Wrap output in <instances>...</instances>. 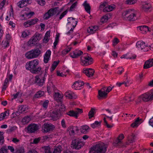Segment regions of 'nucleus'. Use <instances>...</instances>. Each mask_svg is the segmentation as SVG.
<instances>
[{
    "mask_svg": "<svg viewBox=\"0 0 153 153\" xmlns=\"http://www.w3.org/2000/svg\"><path fill=\"white\" fill-rule=\"evenodd\" d=\"M114 87L113 86L112 88H111L110 86H108L106 87L107 88V89L105 90V92L108 93L109 92L111 91L112 88Z\"/></svg>",
    "mask_w": 153,
    "mask_h": 153,
    "instance_id": "052dcab7",
    "label": "nucleus"
},
{
    "mask_svg": "<svg viewBox=\"0 0 153 153\" xmlns=\"http://www.w3.org/2000/svg\"><path fill=\"white\" fill-rule=\"evenodd\" d=\"M77 4V1H76L74 3H73L70 8V11H72L73 9L74 8H75V7L76 6Z\"/></svg>",
    "mask_w": 153,
    "mask_h": 153,
    "instance_id": "09e8293b",
    "label": "nucleus"
},
{
    "mask_svg": "<svg viewBox=\"0 0 153 153\" xmlns=\"http://www.w3.org/2000/svg\"><path fill=\"white\" fill-rule=\"evenodd\" d=\"M45 75V74H44L42 76L41 75V74H40L39 76H35V82L37 85L39 86H42L43 85L44 82Z\"/></svg>",
    "mask_w": 153,
    "mask_h": 153,
    "instance_id": "9d476101",
    "label": "nucleus"
},
{
    "mask_svg": "<svg viewBox=\"0 0 153 153\" xmlns=\"http://www.w3.org/2000/svg\"><path fill=\"white\" fill-rule=\"evenodd\" d=\"M62 150V145H57L55 146L54 150H53V153H60Z\"/></svg>",
    "mask_w": 153,
    "mask_h": 153,
    "instance_id": "cd10ccee",
    "label": "nucleus"
},
{
    "mask_svg": "<svg viewBox=\"0 0 153 153\" xmlns=\"http://www.w3.org/2000/svg\"><path fill=\"white\" fill-rule=\"evenodd\" d=\"M142 120L141 119H140L139 117L137 118L135 122L131 124V126L133 128L137 127L138 126L139 122Z\"/></svg>",
    "mask_w": 153,
    "mask_h": 153,
    "instance_id": "2f4dec72",
    "label": "nucleus"
},
{
    "mask_svg": "<svg viewBox=\"0 0 153 153\" xmlns=\"http://www.w3.org/2000/svg\"><path fill=\"white\" fill-rule=\"evenodd\" d=\"M83 5L85 7L86 11L89 14H90L91 7L89 4L87 3V1L84 2L83 4Z\"/></svg>",
    "mask_w": 153,
    "mask_h": 153,
    "instance_id": "bb28decb",
    "label": "nucleus"
},
{
    "mask_svg": "<svg viewBox=\"0 0 153 153\" xmlns=\"http://www.w3.org/2000/svg\"><path fill=\"white\" fill-rule=\"evenodd\" d=\"M34 14V12H30L29 13H25V14L26 16L27 17H29V18L31 16H33Z\"/></svg>",
    "mask_w": 153,
    "mask_h": 153,
    "instance_id": "5fc2aeb1",
    "label": "nucleus"
},
{
    "mask_svg": "<svg viewBox=\"0 0 153 153\" xmlns=\"http://www.w3.org/2000/svg\"><path fill=\"white\" fill-rule=\"evenodd\" d=\"M136 2L134 0H126V3L127 4H132L135 3Z\"/></svg>",
    "mask_w": 153,
    "mask_h": 153,
    "instance_id": "49530a36",
    "label": "nucleus"
},
{
    "mask_svg": "<svg viewBox=\"0 0 153 153\" xmlns=\"http://www.w3.org/2000/svg\"><path fill=\"white\" fill-rule=\"evenodd\" d=\"M101 122H99L98 121H96L95 122L91 124V127L93 128L97 127L98 125H100V124Z\"/></svg>",
    "mask_w": 153,
    "mask_h": 153,
    "instance_id": "a19ab883",
    "label": "nucleus"
},
{
    "mask_svg": "<svg viewBox=\"0 0 153 153\" xmlns=\"http://www.w3.org/2000/svg\"><path fill=\"white\" fill-rule=\"evenodd\" d=\"M67 11L65 10L64 11L63 13H62L60 15V16L59 18V19L60 20L62 19V18L67 14Z\"/></svg>",
    "mask_w": 153,
    "mask_h": 153,
    "instance_id": "6e6d98bb",
    "label": "nucleus"
},
{
    "mask_svg": "<svg viewBox=\"0 0 153 153\" xmlns=\"http://www.w3.org/2000/svg\"><path fill=\"white\" fill-rule=\"evenodd\" d=\"M33 37H35L36 39H37L38 40H40L41 38V35L39 33L35 34Z\"/></svg>",
    "mask_w": 153,
    "mask_h": 153,
    "instance_id": "8fccbe9b",
    "label": "nucleus"
},
{
    "mask_svg": "<svg viewBox=\"0 0 153 153\" xmlns=\"http://www.w3.org/2000/svg\"><path fill=\"white\" fill-rule=\"evenodd\" d=\"M53 149L51 148L49 146L45 147V153H53Z\"/></svg>",
    "mask_w": 153,
    "mask_h": 153,
    "instance_id": "c9c22d12",
    "label": "nucleus"
},
{
    "mask_svg": "<svg viewBox=\"0 0 153 153\" xmlns=\"http://www.w3.org/2000/svg\"><path fill=\"white\" fill-rule=\"evenodd\" d=\"M107 146L104 143L98 144L92 147L89 153H105Z\"/></svg>",
    "mask_w": 153,
    "mask_h": 153,
    "instance_id": "f03ea898",
    "label": "nucleus"
},
{
    "mask_svg": "<svg viewBox=\"0 0 153 153\" xmlns=\"http://www.w3.org/2000/svg\"><path fill=\"white\" fill-rule=\"evenodd\" d=\"M28 35L26 32L24 31L22 33V36L23 37H25Z\"/></svg>",
    "mask_w": 153,
    "mask_h": 153,
    "instance_id": "0e129e2a",
    "label": "nucleus"
},
{
    "mask_svg": "<svg viewBox=\"0 0 153 153\" xmlns=\"http://www.w3.org/2000/svg\"><path fill=\"white\" fill-rule=\"evenodd\" d=\"M87 31L88 33L91 34H93L95 32V29H93L92 26L90 27L87 29Z\"/></svg>",
    "mask_w": 153,
    "mask_h": 153,
    "instance_id": "c03bdc74",
    "label": "nucleus"
},
{
    "mask_svg": "<svg viewBox=\"0 0 153 153\" xmlns=\"http://www.w3.org/2000/svg\"><path fill=\"white\" fill-rule=\"evenodd\" d=\"M77 22H74V24H72V25L73 28H72L70 30L72 32H73V31L74 28L76 26V25H77Z\"/></svg>",
    "mask_w": 153,
    "mask_h": 153,
    "instance_id": "bf43d9fd",
    "label": "nucleus"
},
{
    "mask_svg": "<svg viewBox=\"0 0 153 153\" xmlns=\"http://www.w3.org/2000/svg\"><path fill=\"white\" fill-rule=\"evenodd\" d=\"M150 95L149 93H147L140 96L138 98L137 101H136L137 104L140 103L142 100L145 102H147L153 99H150Z\"/></svg>",
    "mask_w": 153,
    "mask_h": 153,
    "instance_id": "0eeeda50",
    "label": "nucleus"
},
{
    "mask_svg": "<svg viewBox=\"0 0 153 153\" xmlns=\"http://www.w3.org/2000/svg\"><path fill=\"white\" fill-rule=\"evenodd\" d=\"M141 4L142 8L144 11L147 12L150 11L152 6L149 3L146 1H141Z\"/></svg>",
    "mask_w": 153,
    "mask_h": 153,
    "instance_id": "ddd939ff",
    "label": "nucleus"
},
{
    "mask_svg": "<svg viewBox=\"0 0 153 153\" xmlns=\"http://www.w3.org/2000/svg\"><path fill=\"white\" fill-rule=\"evenodd\" d=\"M54 96L55 99L57 100H60L62 98V96L58 93H55Z\"/></svg>",
    "mask_w": 153,
    "mask_h": 153,
    "instance_id": "ea45409f",
    "label": "nucleus"
},
{
    "mask_svg": "<svg viewBox=\"0 0 153 153\" xmlns=\"http://www.w3.org/2000/svg\"><path fill=\"white\" fill-rule=\"evenodd\" d=\"M51 54V51L50 50H48L47 51L44 56V61L45 63H46L48 62Z\"/></svg>",
    "mask_w": 153,
    "mask_h": 153,
    "instance_id": "aec40b11",
    "label": "nucleus"
},
{
    "mask_svg": "<svg viewBox=\"0 0 153 153\" xmlns=\"http://www.w3.org/2000/svg\"><path fill=\"white\" fill-rule=\"evenodd\" d=\"M65 96L66 97H68L69 99H73L72 94L71 93L68 92L66 93L65 94Z\"/></svg>",
    "mask_w": 153,
    "mask_h": 153,
    "instance_id": "864d4df0",
    "label": "nucleus"
},
{
    "mask_svg": "<svg viewBox=\"0 0 153 153\" xmlns=\"http://www.w3.org/2000/svg\"><path fill=\"white\" fill-rule=\"evenodd\" d=\"M52 14L51 12H49V10L47 13L44 14V19H48L51 16H52Z\"/></svg>",
    "mask_w": 153,
    "mask_h": 153,
    "instance_id": "58836bf2",
    "label": "nucleus"
},
{
    "mask_svg": "<svg viewBox=\"0 0 153 153\" xmlns=\"http://www.w3.org/2000/svg\"><path fill=\"white\" fill-rule=\"evenodd\" d=\"M83 144L79 138L74 139L72 141L71 147L73 149H79L83 146Z\"/></svg>",
    "mask_w": 153,
    "mask_h": 153,
    "instance_id": "423d86ee",
    "label": "nucleus"
},
{
    "mask_svg": "<svg viewBox=\"0 0 153 153\" xmlns=\"http://www.w3.org/2000/svg\"><path fill=\"white\" fill-rule=\"evenodd\" d=\"M59 7H56L53 8H51L49 10V12H51L52 16L57 13V15H58L60 12V11L59 10Z\"/></svg>",
    "mask_w": 153,
    "mask_h": 153,
    "instance_id": "393cba45",
    "label": "nucleus"
},
{
    "mask_svg": "<svg viewBox=\"0 0 153 153\" xmlns=\"http://www.w3.org/2000/svg\"><path fill=\"white\" fill-rule=\"evenodd\" d=\"M61 125L64 128L66 127V125L65 124V121L64 119H63L61 121Z\"/></svg>",
    "mask_w": 153,
    "mask_h": 153,
    "instance_id": "69168bd1",
    "label": "nucleus"
},
{
    "mask_svg": "<svg viewBox=\"0 0 153 153\" xmlns=\"http://www.w3.org/2000/svg\"><path fill=\"white\" fill-rule=\"evenodd\" d=\"M56 107L57 108V109H59L58 112H61V114L65 111V107L63 104L60 103L59 104L56 105Z\"/></svg>",
    "mask_w": 153,
    "mask_h": 153,
    "instance_id": "5701e85b",
    "label": "nucleus"
},
{
    "mask_svg": "<svg viewBox=\"0 0 153 153\" xmlns=\"http://www.w3.org/2000/svg\"><path fill=\"white\" fill-rule=\"evenodd\" d=\"M115 7L116 6L114 4L108 5L103 9V11L105 12L111 11L114 9Z\"/></svg>",
    "mask_w": 153,
    "mask_h": 153,
    "instance_id": "4be33fe9",
    "label": "nucleus"
},
{
    "mask_svg": "<svg viewBox=\"0 0 153 153\" xmlns=\"http://www.w3.org/2000/svg\"><path fill=\"white\" fill-rule=\"evenodd\" d=\"M81 60L82 62V65L86 66L90 65L92 63L93 59L88 56V54L84 53L81 57Z\"/></svg>",
    "mask_w": 153,
    "mask_h": 153,
    "instance_id": "39448f33",
    "label": "nucleus"
},
{
    "mask_svg": "<svg viewBox=\"0 0 153 153\" xmlns=\"http://www.w3.org/2000/svg\"><path fill=\"white\" fill-rule=\"evenodd\" d=\"M137 47L144 51L146 52L148 51V47L145 45V43L143 41H139L137 42L136 45Z\"/></svg>",
    "mask_w": 153,
    "mask_h": 153,
    "instance_id": "f8f14e48",
    "label": "nucleus"
},
{
    "mask_svg": "<svg viewBox=\"0 0 153 153\" xmlns=\"http://www.w3.org/2000/svg\"><path fill=\"white\" fill-rule=\"evenodd\" d=\"M83 53V52L80 50H76L71 54V56L73 58H76L82 55Z\"/></svg>",
    "mask_w": 153,
    "mask_h": 153,
    "instance_id": "a211bd4d",
    "label": "nucleus"
},
{
    "mask_svg": "<svg viewBox=\"0 0 153 153\" xmlns=\"http://www.w3.org/2000/svg\"><path fill=\"white\" fill-rule=\"evenodd\" d=\"M48 103L49 101L48 100L45 101L42 104L43 107L45 108L47 107Z\"/></svg>",
    "mask_w": 153,
    "mask_h": 153,
    "instance_id": "4d7b16f0",
    "label": "nucleus"
},
{
    "mask_svg": "<svg viewBox=\"0 0 153 153\" xmlns=\"http://www.w3.org/2000/svg\"><path fill=\"white\" fill-rule=\"evenodd\" d=\"M37 1L38 4L41 6H43L45 3V0H37Z\"/></svg>",
    "mask_w": 153,
    "mask_h": 153,
    "instance_id": "3c124183",
    "label": "nucleus"
},
{
    "mask_svg": "<svg viewBox=\"0 0 153 153\" xmlns=\"http://www.w3.org/2000/svg\"><path fill=\"white\" fill-rule=\"evenodd\" d=\"M41 140L40 137H39L38 138H35L33 140V144H37Z\"/></svg>",
    "mask_w": 153,
    "mask_h": 153,
    "instance_id": "13d9d810",
    "label": "nucleus"
},
{
    "mask_svg": "<svg viewBox=\"0 0 153 153\" xmlns=\"http://www.w3.org/2000/svg\"><path fill=\"white\" fill-rule=\"evenodd\" d=\"M42 128L43 132H51L54 129L55 126L53 125L45 123L43 125Z\"/></svg>",
    "mask_w": 153,
    "mask_h": 153,
    "instance_id": "6e6552de",
    "label": "nucleus"
},
{
    "mask_svg": "<svg viewBox=\"0 0 153 153\" xmlns=\"http://www.w3.org/2000/svg\"><path fill=\"white\" fill-rule=\"evenodd\" d=\"M38 21L39 19L36 18L31 19L25 22L24 24V25L25 27H27L35 24Z\"/></svg>",
    "mask_w": 153,
    "mask_h": 153,
    "instance_id": "4468645a",
    "label": "nucleus"
},
{
    "mask_svg": "<svg viewBox=\"0 0 153 153\" xmlns=\"http://www.w3.org/2000/svg\"><path fill=\"white\" fill-rule=\"evenodd\" d=\"M22 93H19V92H18L16 93L15 94H13V98L14 99H16V98L18 97H21L22 95Z\"/></svg>",
    "mask_w": 153,
    "mask_h": 153,
    "instance_id": "603ef678",
    "label": "nucleus"
},
{
    "mask_svg": "<svg viewBox=\"0 0 153 153\" xmlns=\"http://www.w3.org/2000/svg\"><path fill=\"white\" fill-rule=\"evenodd\" d=\"M58 111L59 109H56L53 111V113L51 116L53 120H57L59 119V117L61 115V112H59Z\"/></svg>",
    "mask_w": 153,
    "mask_h": 153,
    "instance_id": "2eb2a0df",
    "label": "nucleus"
},
{
    "mask_svg": "<svg viewBox=\"0 0 153 153\" xmlns=\"http://www.w3.org/2000/svg\"><path fill=\"white\" fill-rule=\"evenodd\" d=\"M44 94L43 91H39L34 96V97L39 98L42 96Z\"/></svg>",
    "mask_w": 153,
    "mask_h": 153,
    "instance_id": "e433bc0d",
    "label": "nucleus"
},
{
    "mask_svg": "<svg viewBox=\"0 0 153 153\" xmlns=\"http://www.w3.org/2000/svg\"><path fill=\"white\" fill-rule=\"evenodd\" d=\"M89 127L87 126H82L80 129L81 133L85 134L88 132Z\"/></svg>",
    "mask_w": 153,
    "mask_h": 153,
    "instance_id": "c756f323",
    "label": "nucleus"
},
{
    "mask_svg": "<svg viewBox=\"0 0 153 153\" xmlns=\"http://www.w3.org/2000/svg\"><path fill=\"white\" fill-rule=\"evenodd\" d=\"M26 108V105H22L20 106L19 108V113H22L24 112Z\"/></svg>",
    "mask_w": 153,
    "mask_h": 153,
    "instance_id": "4c0bfd02",
    "label": "nucleus"
},
{
    "mask_svg": "<svg viewBox=\"0 0 153 153\" xmlns=\"http://www.w3.org/2000/svg\"><path fill=\"white\" fill-rule=\"evenodd\" d=\"M4 142V137L1 136L0 137V145H2Z\"/></svg>",
    "mask_w": 153,
    "mask_h": 153,
    "instance_id": "680f3d73",
    "label": "nucleus"
},
{
    "mask_svg": "<svg viewBox=\"0 0 153 153\" xmlns=\"http://www.w3.org/2000/svg\"><path fill=\"white\" fill-rule=\"evenodd\" d=\"M37 41V39H36L35 37L33 36L28 41V43L29 45L33 46L35 45V43Z\"/></svg>",
    "mask_w": 153,
    "mask_h": 153,
    "instance_id": "7c9ffc66",
    "label": "nucleus"
},
{
    "mask_svg": "<svg viewBox=\"0 0 153 153\" xmlns=\"http://www.w3.org/2000/svg\"><path fill=\"white\" fill-rule=\"evenodd\" d=\"M0 153H7V149L6 146H3L0 149Z\"/></svg>",
    "mask_w": 153,
    "mask_h": 153,
    "instance_id": "37998d69",
    "label": "nucleus"
},
{
    "mask_svg": "<svg viewBox=\"0 0 153 153\" xmlns=\"http://www.w3.org/2000/svg\"><path fill=\"white\" fill-rule=\"evenodd\" d=\"M13 153H24V150L23 147H20L16 148L15 152Z\"/></svg>",
    "mask_w": 153,
    "mask_h": 153,
    "instance_id": "473e14b6",
    "label": "nucleus"
},
{
    "mask_svg": "<svg viewBox=\"0 0 153 153\" xmlns=\"http://www.w3.org/2000/svg\"><path fill=\"white\" fill-rule=\"evenodd\" d=\"M82 109L77 108L76 109L75 111H69L67 114L70 116L74 117L76 118L78 117V114L82 113Z\"/></svg>",
    "mask_w": 153,
    "mask_h": 153,
    "instance_id": "1a4fd4ad",
    "label": "nucleus"
},
{
    "mask_svg": "<svg viewBox=\"0 0 153 153\" xmlns=\"http://www.w3.org/2000/svg\"><path fill=\"white\" fill-rule=\"evenodd\" d=\"M149 123L150 125L153 127V117L150 120Z\"/></svg>",
    "mask_w": 153,
    "mask_h": 153,
    "instance_id": "774afa93",
    "label": "nucleus"
},
{
    "mask_svg": "<svg viewBox=\"0 0 153 153\" xmlns=\"http://www.w3.org/2000/svg\"><path fill=\"white\" fill-rule=\"evenodd\" d=\"M69 133L71 135H74L75 134V131H78L79 130L77 127H69L68 129Z\"/></svg>",
    "mask_w": 153,
    "mask_h": 153,
    "instance_id": "b1692460",
    "label": "nucleus"
},
{
    "mask_svg": "<svg viewBox=\"0 0 153 153\" xmlns=\"http://www.w3.org/2000/svg\"><path fill=\"white\" fill-rule=\"evenodd\" d=\"M27 128L28 133H34L39 129V126L35 124H31L28 126Z\"/></svg>",
    "mask_w": 153,
    "mask_h": 153,
    "instance_id": "9b49d317",
    "label": "nucleus"
},
{
    "mask_svg": "<svg viewBox=\"0 0 153 153\" xmlns=\"http://www.w3.org/2000/svg\"><path fill=\"white\" fill-rule=\"evenodd\" d=\"M124 138V135L123 134H120L117 138L115 142L114 143V145L115 146H118V144L121 143V140L123 139Z\"/></svg>",
    "mask_w": 153,
    "mask_h": 153,
    "instance_id": "a878e982",
    "label": "nucleus"
},
{
    "mask_svg": "<svg viewBox=\"0 0 153 153\" xmlns=\"http://www.w3.org/2000/svg\"><path fill=\"white\" fill-rule=\"evenodd\" d=\"M153 66V59H149L146 61L144 65L143 68L146 69L150 68Z\"/></svg>",
    "mask_w": 153,
    "mask_h": 153,
    "instance_id": "6ab92c4d",
    "label": "nucleus"
},
{
    "mask_svg": "<svg viewBox=\"0 0 153 153\" xmlns=\"http://www.w3.org/2000/svg\"><path fill=\"white\" fill-rule=\"evenodd\" d=\"M50 31H48L46 33L44 38L43 39L44 42L45 43H47L49 40V38L50 37Z\"/></svg>",
    "mask_w": 153,
    "mask_h": 153,
    "instance_id": "c85d7f7f",
    "label": "nucleus"
},
{
    "mask_svg": "<svg viewBox=\"0 0 153 153\" xmlns=\"http://www.w3.org/2000/svg\"><path fill=\"white\" fill-rule=\"evenodd\" d=\"M39 64L38 60L35 59L27 62L25 65L26 68L27 69L30 70L33 74H38L42 69L40 67L37 68Z\"/></svg>",
    "mask_w": 153,
    "mask_h": 153,
    "instance_id": "f257e3e1",
    "label": "nucleus"
},
{
    "mask_svg": "<svg viewBox=\"0 0 153 153\" xmlns=\"http://www.w3.org/2000/svg\"><path fill=\"white\" fill-rule=\"evenodd\" d=\"M143 29H148V27L146 26H141L140 27V30L141 31L143 30Z\"/></svg>",
    "mask_w": 153,
    "mask_h": 153,
    "instance_id": "338daca9",
    "label": "nucleus"
},
{
    "mask_svg": "<svg viewBox=\"0 0 153 153\" xmlns=\"http://www.w3.org/2000/svg\"><path fill=\"white\" fill-rule=\"evenodd\" d=\"M71 48V47H69L67 49H65L62 51V53L63 55H65L69 51H70Z\"/></svg>",
    "mask_w": 153,
    "mask_h": 153,
    "instance_id": "a18cd8bd",
    "label": "nucleus"
},
{
    "mask_svg": "<svg viewBox=\"0 0 153 153\" xmlns=\"http://www.w3.org/2000/svg\"><path fill=\"white\" fill-rule=\"evenodd\" d=\"M113 45L114 46L119 42V41L117 38H115L113 40Z\"/></svg>",
    "mask_w": 153,
    "mask_h": 153,
    "instance_id": "de8ad7c7",
    "label": "nucleus"
},
{
    "mask_svg": "<svg viewBox=\"0 0 153 153\" xmlns=\"http://www.w3.org/2000/svg\"><path fill=\"white\" fill-rule=\"evenodd\" d=\"M20 4L18 5V6L20 8H22L25 6V4L26 3H27V1H26V0H23L21 2H19ZM26 4H25L26 5Z\"/></svg>",
    "mask_w": 153,
    "mask_h": 153,
    "instance_id": "79ce46f5",
    "label": "nucleus"
},
{
    "mask_svg": "<svg viewBox=\"0 0 153 153\" xmlns=\"http://www.w3.org/2000/svg\"><path fill=\"white\" fill-rule=\"evenodd\" d=\"M41 53V51L37 48L28 51L25 54L26 57L28 59H32L38 57Z\"/></svg>",
    "mask_w": 153,
    "mask_h": 153,
    "instance_id": "20e7f679",
    "label": "nucleus"
},
{
    "mask_svg": "<svg viewBox=\"0 0 153 153\" xmlns=\"http://www.w3.org/2000/svg\"><path fill=\"white\" fill-rule=\"evenodd\" d=\"M98 94L97 97L99 100L106 98L108 95V93L106 92H102L101 91H98Z\"/></svg>",
    "mask_w": 153,
    "mask_h": 153,
    "instance_id": "f3484780",
    "label": "nucleus"
},
{
    "mask_svg": "<svg viewBox=\"0 0 153 153\" xmlns=\"http://www.w3.org/2000/svg\"><path fill=\"white\" fill-rule=\"evenodd\" d=\"M136 13L133 10H130L124 12L122 13V16L124 19L129 21H134L137 18Z\"/></svg>",
    "mask_w": 153,
    "mask_h": 153,
    "instance_id": "7ed1b4c3",
    "label": "nucleus"
},
{
    "mask_svg": "<svg viewBox=\"0 0 153 153\" xmlns=\"http://www.w3.org/2000/svg\"><path fill=\"white\" fill-rule=\"evenodd\" d=\"M95 109L92 108L91 110L89 111L88 114L89 118L91 119L92 117H94V114L95 113L94 111Z\"/></svg>",
    "mask_w": 153,
    "mask_h": 153,
    "instance_id": "f704fd0d",
    "label": "nucleus"
},
{
    "mask_svg": "<svg viewBox=\"0 0 153 153\" xmlns=\"http://www.w3.org/2000/svg\"><path fill=\"white\" fill-rule=\"evenodd\" d=\"M84 85V82L83 81L81 82L79 80L75 82L73 84L72 87L75 88V89H76V88L80 87Z\"/></svg>",
    "mask_w": 153,
    "mask_h": 153,
    "instance_id": "412c9836",
    "label": "nucleus"
},
{
    "mask_svg": "<svg viewBox=\"0 0 153 153\" xmlns=\"http://www.w3.org/2000/svg\"><path fill=\"white\" fill-rule=\"evenodd\" d=\"M30 120V118L29 117L27 116L25 117L22 120V122L24 124H26L28 123Z\"/></svg>",
    "mask_w": 153,
    "mask_h": 153,
    "instance_id": "72a5a7b5",
    "label": "nucleus"
},
{
    "mask_svg": "<svg viewBox=\"0 0 153 153\" xmlns=\"http://www.w3.org/2000/svg\"><path fill=\"white\" fill-rule=\"evenodd\" d=\"M83 72L88 76H92L94 73V69L91 68L83 69Z\"/></svg>",
    "mask_w": 153,
    "mask_h": 153,
    "instance_id": "dca6fc26",
    "label": "nucleus"
},
{
    "mask_svg": "<svg viewBox=\"0 0 153 153\" xmlns=\"http://www.w3.org/2000/svg\"><path fill=\"white\" fill-rule=\"evenodd\" d=\"M8 148L10 150L11 152H13L15 150L13 147L10 146H8Z\"/></svg>",
    "mask_w": 153,
    "mask_h": 153,
    "instance_id": "e2e57ef3",
    "label": "nucleus"
}]
</instances>
